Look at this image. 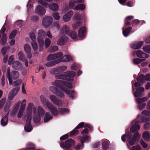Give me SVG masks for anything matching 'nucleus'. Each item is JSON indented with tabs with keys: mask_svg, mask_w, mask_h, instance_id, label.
Returning a JSON list of instances; mask_svg holds the SVG:
<instances>
[{
	"mask_svg": "<svg viewBox=\"0 0 150 150\" xmlns=\"http://www.w3.org/2000/svg\"><path fill=\"white\" fill-rule=\"evenodd\" d=\"M125 131L126 134L122 136V141L123 142H125L127 139L129 144L131 146L133 145L134 144L137 140L139 138L140 135L138 132H136L134 133L132 137L131 138L132 135L129 132H127L126 130Z\"/></svg>",
	"mask_w": 150,
	"mask_h": 150,
	"instance_id": "1",
	"label": "nucleus"
},
{
	"mask_svg": "<svg viewBox=\"0 0 150 150\" xmlns=\"http://www.w3.org/2000/svg\"><path fill=\"white\" fill-rule=\"evenodd\" d=\"M41 101L44 105L47 106L51 114L57 116L59 114V111L57 108L49 102L42 95L40 97Z\"/></svg>",
	"mask_w": 150,
	"mask_h": 150,
	"instance_id": "2",
	"label": "nucleus"
},
{
	"mask_svg": "<svg viewBox=\"0 0 150 150\" xmlns=\"http://www.w3.org/2000/svg\"><path fill=\"white\" fill-rule=\"evenodd\" d=\"M75 75V72L73 71L65 72L63 74H58L55 75V78L56 79L66 80L72 81L73 77Z\"/></svg>",
	"mask_w": 150,
	"mask_h": 150,
	"instance_id": "3",
	"label": "nucleus"
},
{
	"mask_svg": "<svg viewBox=\"0 0 150 150\" xmlns=\"http://www.w3.org/2000/svg\"><path fill=\"white\" fill-rule=\"evenodd\" d=\"M52 84L60 88L62 91L64 90L66 87L69 88H72V85L71 83L64 81L55 80L52 82Z\"/></svg>",
	"mask_w": 150,
	"mask_h": 150,
	"instance_id": "4",
	"label": "nucleus"
},
{
	"mask_svg": "<svg viewBox=\"0 0 150 150\" xmlns=\"http://www.w3.org/2000/svg\"><path fill=\"white\" fill-rule=\"evenodd\" d=\"M6 74L9 84L11 85H13V80L17 79L19 76V74L18 71L14 70L10 71V69L9 67L7 69Z\"/></svg>",
	"mask_w": 150,
	"mask_h": 150,
	"instance_id": "5",
	"label": "nucleus"
},
{
	"mask_svg": "<svg viewBox=\"0 0 150 150\" xmlns=\"http://www.w3.org/2000/svg\"><path fill=\"white\" fill-rule=\"evenodd\" d=\"M67 69V66L63 65L52 68L50 70L49 72L52 74L56 75L58 74L62 73Z\"/></svg>",
	"mask_w": 150,
	"mask_h": 150,
	"instance_id": "6",
	"label": "nucleus"
},
{
	"mask_svg": "<svg viewBox=\"0 0 150 150\" xmlns=\"http://www.w3.org/2000/svg\"><path fill=\"white\" fill-rule=\"evenodd\" d=\"M76 142L74 140L70 139L66 140L64 142L60 143L59 145L62 148L68 149L74 146Z\"/></svg>",
	"mask_w": 150,
	"mask_h": 150,
	"instance_id": "7",
	"label": "nucleus"
},
{
	"mask_svg": "<svg viewBox=\"0 0 150 150\" xmlns=\"http://www.w3.org/2000/svg\"><path fill=\"white\" fill-rule=\"evenodd\" d=\"M134 82H132V91L135 97L140 98L144 96L145 93L143 92L144 91V88L143 87H138L136 88V91L134 92V89L133 88V83Z\"/></svg>",
	"mask_w": 150,
	"mask_h": 150,
	"instance_id": "8",
	"label": "nucleus"
},
{
	"mask_svg": "<svg viewBox=\"0 0 150 150\" xmlns=\"http://www.w3.org/2000/svg\"><path fill=\"white\" fill-rule=\"evenodd\" d=\"M140 121L138 120H134L132 122L130 129V131L132 133L139 130L140 128Z\"/></svg>",
	"mask_w": 150,
	"mask_h": 150,
	"instance_id": "9",
	"label": "nucleus"
},
{
	"mask_svg": "<svg viewBox=\"0 0 150 150\" xmlns=\"http://www.w3.org/2000/svg\"><path fill=\"white\" fill-rule=\"evenodd\" d=\"M52 18L50 16H47L45 17L42 19V25L45 28H47L52 23Z\"/></svg>",
	"mask_w": 150,
	"mask_h": 150,
	"instance_id": "10",
	"label": "nucleus"
},
{
	"mask_svg": "<svg viewBox=\"0 0 150 150\" xmlns=\"http://www.w3.org/2000/svg\"><path fill=\"white\" fill-rule=\"evenodd\" d=\"M31 118L30 115L27 117L26 123L24 127V130L27 132H30L33 129V127L30 124Z\"/></svg>",
	"mask_w": 150,
	"mask_h": 150,
	"instance_id": "11",
	"label": "nucleus"
},
{
	"mask_svg": "<svg viewBox=\"0 0 150 150\" xmlns=\"http://www.w3.org/2000/svg\"><path fill=\"white\" fill-rule=\"evenodd\" d=\"M132 54L133 56L136 55L137 57L142 58V59H145L149 57V55L140 50L134 51L132 53Z\"/></svg>",
	"mask_w": 150,
	"mask_h": 150,
	"instance_id": "12",
	"label": "nucleus"
},
{
	"mask_svg": "<svg viewBox=\"0 0 150 150\" xmlns=\"http://www.w3.org/2000/svg\"><path fill=\"white\" fill-rule=\"evenodd\" d=\"M20 87H17L12 89L9 93L8 98L9 100H11L17 95L20 89Z\"/></svg>",
	"mask_w": 150,
	"mask_h": 150,
	"instance_id": "13",
	"label": "nucleus"
},
{
	"mask_svg": "<svg viewBox=\"0 0 150 150\" xmlns=\"http://www.w3.org/2000/svg\"><path fill=\"white\" fill-rule=\"evenodd\" d=\"M143 43L142 41H135L131 43L130 46L133 49H139L142 47Z\"/></svg>",
	"mask_w": 150,
	"mask_h": 150,
	"instance_id": "14",
	"label": "nucleus"
},
{
	"mask_svg": "<svg viewBox=\"0 0 150 150\" xmlns=\"http://www.w3.org/2000/svg\"><path fill=\"white\" fill-rule=\"evenodd\" d=\"M59 38L57 42V44L60 45H63L67 42L68 39L67 37L65 35H59Z\"/></svg>",
	"mask_w": 150,
	"mask_h": 150,
	"instance_id": "15",
	"label": "nucleus"
},
{
	"mask_svg": "<svg viewBox=\"0 0 150 150\" xmlns=\"http://www.w3.org/2000/svg\"><path fill=\"white\" fill-rule=\"evenodd\" d=\"M63 55L62 53L59 52L54 54L49 55L47 58V61H51L59 58Z\"/></svg>",
	"mask_w": 150,
	"mask_h": 150,
	"instance_id": "16",
	"label": "nucleus"
},
{
	"mask_svg": "<svg viewBox=\"0 0 150 150\" xmlns=\"http://www.w3.org/2000/svg\"><path fill=\"white\" fill-rule=\"evenodd\" d=\"M86 35V27L83 26L80 28L79 30L78 36L82 39L85 37Z\"/></svg>",
	"mask_w": 150,
	"mask_h": 150,
	"instance_id": "17",
	"label": "nucleus"
},
{
	"mask_svg": "<svg viewBox=\"0 0 150 150\" xmlns=\"http://www.w3.org/2000/svg\"><path fill=\"white\" fill-rule=\"evenodd\" d=\"M50 99L52 102L56 105L59 107H60L62 105L61 101L57 99L55 96L54 95H50Z\"/></svg>",
	"mask_w": 150,
	"mask_h": 150,
	"instance_id": "18",
	"label": "nucleus"
},
{
	"mask_svg": "<svg viewBox=\"0 0 150 150\" xmlns=\"http://www.w3.org/2000/svg\"><path fill=\"white\" fill-rule=\"evenodd\" d=\"M73 12L72 11H70L62 17L63 20L65 22H68L70 21L73 15Z\"/></svg>",
	"mask_w": 150,
	"mask_h": 150,
	"instance_id": "19",
	"label": "nucleus"
},
{
	"mask_svg": "<svg viewBox=\"0 0 150 150\" xmlns=\"http://www.w3.org/2000/svg\"><path fill=\"white\" fill-rule=\"evenodd\" d=\"M70 30H69V27L67 25H64L62 27L61 30L60 31L59 35H64V34L68 35Z\"/></svg>",
	"mask_w": 150,
	"mask_h": 150,
	"instance_id": "20",
	"label": "nucleus"
},
{
	"mask_svg": "<svg viewBox=\"0 0 150 150\" xmlns=\"http://www.w3.org/2000/svg\"><path fill=\"white\" fill-rule=\"evenodd\" d=\"M81 143H84L86 142V143H88L91 141V138L88 135H83L82 136L79 137H78Z\"/></svg>",
	"mask_w": 150,
	"mask_h": 150,
	"instance_id": "21",
	"label": "nucleus"
},
{
	"mask_svg": "<svg viewBox=\"0 0 150 150\" xmlns=\"http://www.w3.org/2000/svg\"><path fill=\"white\" fill-rule=\"evenodd\" d=\"M12 67L16 70L21 69L22 68V65L21 63L18 61L13 62L12 63Z\"/></svg>",
	"mask_w": 150,
	"mask_h": 150,
	"instance_id": "22",
	"label": "nucleus"
},
{
	"mask_svg": "<svg viewBox=\"0 0 150 150\" xmlns=\"http://www.w3.org/2000/svg\"><path fill=\"white\" fill-rule=\"evenodd\" d=\"M73 59V57L69 55H65L58 59L59 61V63L60 62H67L70 61Z\"/></svg>",
	"mask_w": 150,
	"mask_h": 150,
	"instance_id": "23",
	"label": "nucleus"
},
{
	"mask_svg": "<svg viewBox=\"0 0 150 150\" xmlns=\"http://www.w3.org/2000/svg\"><path fill=\"white\" fill-rule=\"evenodd\" d=\"M63 91L68 94L71 98L73 99L75 98L74 96L76 94V92L74 91L70 90L66 87Z\"/></svg>",
	"mask_w": 150,
	"mask_h": 150,
	"instance_id": "24",
	"label": "nucleus"
},
{
	"mask_svg": "<svg viewBox=\"0 0 150 150\" xmlns=\"http://www.w3.org/2000/svg\"><path fill=\"white\" fill-rule=\"evenodd\" d=\"M68 35L70 36L72 39L75 40H78V39L77 34L76 32L72 30H70L68 33Z\"/></svg>",
	"mask_w": 150,
	"mask_h": 150,
	"instance_id": "25",
	"label": "nucleus"
},
{
	"mask_svg": "<svg viewBox=\"0 0 150 150\" xmlns=\"http://www.w3.org/2000/svg\"><path fill=\"white\" fill-rule=\"evenodd\" d=\"M45 111L41 107H38V122L40 121V119L42 118L44 115Z\"/></svg>",
	"mask_w": 150,
	"mask_h": 150,
	"instance_id": "26",
	"label": "nucleus"
},
{
	"mask_svg": "<svg viewBox=\"0 0 150 150\" xmlns=\"http://www.w3.org/2000/svg\"><path fill=\"white\" fill-rule=\"evenodd\" d=\"M49 8L54 11H57L59 9V6L56 3H53L49 4L48 5Z\"/></svg>",
	"mask_w": 150,
	"mask_h": 150,
	"instance_id": "27",
	"label": "nucleus"
},
{
	"mask_svg": "<svg viewBox=\"0 0 150 150\" xmlns=\"http://www.w3.org/2000/svg\"><path fill=\"white\" fill-rule=\"evenodd\" d=\"M142 137L144 140L148 142L150 140V134L148 131L144 132L142 134Z\"/></svg>",
	"mask_w": 150,
	"mask_h": 150,
	"instance_id": "28",
	"label": "nucleus"
},
{
	"mask_svg": "<svg viewBox=\"0 0 150 150\" xmlns=\"http://www.w3.org/2000/svg\"><path fill=\"white\" fill-rule=\"evenodd\" d=\"M20 102L19 101L15 105L14 109L11 112V115L12 116H14L17 112L18 109L20 106Z\"/></svg>",
	"mask_w": 150,
	"mask_h": 150,
	"instance_id": "29",
	"label": "nucleus"
},
{
	"mask_svg": "<svg viewBox=\"0 0 150 150\" xmlns=\"http://www.w3.org/2000/svg\"><path fill=\"white\" fill-rule=\"evenodd\" d=\"M8 112L1 120V123L2 126H4L6 125L8 122Z\"/></svg>",
	"mask_w": 150,
	"mask_h": 150,
	"instance_id": "30",
	"label": "nucleus"
},
{
	"mask_svg": "<svg viewBox=\"0 0 150 150\" xmlns=\"http://www.w3.org/2000/svg\"><path fill=\"white\" fill-rule=\"evenodd\" d=\"M59 111L61 115H64L68 114L69 112V110L67 108H59Z\"/></svg>",
	"mask_w": 150,
	"mask_h": 150,
	"instance_id": "31",
	"label": "nucleus"
},
{
	"mask_svg": "<svg viewBox=\"0 0 150 150\" xmlns=\"http://www.w3.org/2000/svg\"><path fill=\"white\" fill-rule=\"evenodd\" d=\"M52 118V116L49 112H47L46 113L45 116L44 118V122H47L49 121Z\"/></svg>",
	"mask_w": 150,
	"mask_h": 150,
	"instance_id": "32",
	"label": "nucleus"
},
{
	"mask_svg": "<svg viewBox=\"0 0 150 150\" xmlns=\"http://www.w3.org/2000/svg\"><path fill=\"white\" fill-rule=\"evenodd\" d=\"M132 29V27H129L125 30L123 28L122 33L124 36L125 37L127 36Z\"/></svg>",
	"mask_w": 150,
	"mask_h": 150,
	"instance_id": "33",
	"label": "nucleus"
},
{
	"mask_svg": "<svg viewBox=\"0 0 150 150\" xmlns=\"http://www.w3.org/2000/svg\"><path fill=\"white\" fill-rule=\"evenodd\" d=\"M38 3L37 0H29L27 5L28 8V5L29 4V8H32L33 5L36 4Z\"/></svg>",
	"mask_w": 150,
	"mask_h": 150,
	"instance_id": "34",
	"label": "nucleus"
},
{
	"mask_svg": "<svg viewBox=\"0 0 150 150\" xmlns=\"http://www.w3.org/2000/svg\"><path fill=\"white\" fill-rule=\"evenodd\" d=\"M84 147V144L83 143H78L74 148L75 150H82Z\"/></svg>",
	"mask_w": 150,
	"mask_h": 150,
	"instance_id": "35",
	"label": "nucleus"
},
{
	"mask_svg": "<svg viewBox=\"0 0 150 150\" xmlns=\"http://www.w3.org/2000/svg\"><path fill=\"white\" fill-rule=\"evenodd\" d=\"M7 35L6 34H4L3 35L1 40L0 41V43L2 45H4L6 43Z\"/></svg>",
	"mask_w": 150,
	"mask_h": 150,
	"instance_id": "36",
	"label": "nucleus"
},
{
	"mask_svg": "<svg viewBox=\"0 0 150 150\" xmlns=\"http://www.w3.org/2000/svg\"><path fill=\"white\" fill-rule=\"evenodd\" d=\"M81 22L80 21L74 23L72 25V29L74 30H76L81 26Z\"/></svg>",
	"mask_w": 150,
	"mask_h": 150,
	"instance_id": "37",
	"label": "nucleus"
},
{
	"mask_svg": "<svg viewBox=\"0 0 150 150\" xmlns=\"http://www.w3.org/2000/svg\"><path fill=\"white\" fill-rule=\"evenodd\" d=\"M109 142L107 140H104L103 141L102 147L103 149H106L109 147Z\"/></svg>",
	"mask_w": 150,
	"mask_h": 150,
	"instance_id": "38",
	"label": "nucleus"
},
{
	"mask_svg": "<svg viewBox=\"0 0 150 150\" xmlns=\"http://www.w3.org/2000/svg\"><path fill=\"white\" fill-rule=\"evenodd\" d=\"M59 63V61L58 60H54L47 62L45 64L46 66L48 67H51Z\"/></svg>",
	"mask_w": 150,
	"mask_h": 150,
	"instance_id": "39",
	"label": "nucleus"
},
{
	"mask_svg": "<svg viewBox=\"0 0 150 150\" xmlns=\"http://www.w3.org/2000/svg\"><path fill=\"white\" fill-rule=\"evenodd\" d=\"M24 49L25 52L27 54H29L31 52V48L29 45L27 44H25L24 46Z\"/></svg>",
	"mask_w": 150,
	"mask_h": 150,
	"instance_id": "40",
	"label": "nucleus"
},
{
	"mask_svg": "<svg viewBox=\"0 0 150 150\" xmlns=\"http://www.w3.org/2000/svg\"><path fill=\"white\" fill-rule=\"evenodd\" d=\"M33 104L31 103H29L27 109V111L28 113V115L27 116V117H28L29 115H30L31 117L32 108V107H33Z\"/></svg>",
	"mask_w": 150,
	"mask_h": 150,
	"instance_id": "41",
	"label": "nucleus"
},
{
	"mask_svg": "<svg viewBox=\"0 0 150 150\" xmlns=\"http://www.w3.org/2000/svg\"><path fill=\"white\" fill-rule=\"evenodd\" d=\"M45 12L46 10L45 9L41 6L38 5V15H44Z\"/></svg>",
	"mask_w": 150,
	"mask_h": 150,
	"instance_id": "42",
	"label": "nucleus"
},
{
	"mask_svg": "<svg viewBox=\"0 0 150 150\" xmlns=\"http://www.w3.org/2000/svg\"><path fill=\"white\" fill-rule=\"evenodd\" d=\"M142 117V121L143 122H145L147 121H149L150 120V117H146L144 116H142L141 115H138L137 119H139V118Z\"/></svg>",
	"mask_w": 150,
	"mask_h": 150,
	"instance_id": "43",
	"label": "nucleus"
},
{
	"mask_svg": "<svg viewBox=\"0 0 150 150\" xmlns=\"http://www.w3.org/2000/svg\"><path fill=\"white\" fill-rule=\"evenodd\" d=\"M137 80L141 83H143L146 81L145 76L141 75L137 78Z\"/></svg>",
	"mask_w": 150,
	"mask_h": 150,
	"instance_id": "44",
	"label": "nucleus"
},
{
	"mask_svg": "<svg viewBox=\"0 0 150 150\" xmlns=\"http://www.w3.org/2000/svg\"><path fill=\"white\" fill-rule=\"evenodd\" d=\"M85 8V6L83 4H81L77 5L74 8V9L76 10H83Z\"/></svg>",
	"mask_w": 150,
	"mask_h": 150,
	"instance_id": "45",
	"label": "nucleus"
},
{
	"mask_svg": "<svg viewBox=\"0 0 150 150\" xmlns=\"http://www.w3.org/2000/svg\"><path fill=\"white\" fill-rule=\"evenodd\" d=\"M134 18L133 16H127L126 17L125 19V25H130V23L129 22Z\"/></svg>",
	"mask_w": 150,
	"mask_h": 150,
	"instance_id": "46",
	"label": "nucleus"
},
{
	"mask_svg": "<svg viewBox=\"0 0 150 150\" xmlns=\"http://www.w3.org/2000/svg\"><path fill=\"white\" fill-rule=\"evenodd\" d=\"M145 60V59H141L139 58H136L133 60V62L134 64H137L140 63Z\"/></svg>",
	"mask_w": 150,
	"mask_h": 150,
	"instance_id": "47",
	"label": "nucleus"
},
{
	"mask_svg": "<svg viewBox=\"0 0 150 150\" xmlns=\"http://www.w3.org/2000/svg\"><path fill=\"white\" fill-rule=\"evenodd\" d=\"M142 49L145 52L150 54V45L144 46Z\"/></svg>",
	"mask_w": 150,
	"mask_h": 150,
	"instance_id": "48",
	"label": "nucleus"
},
{
	"mask_svg": "<svg viewBox=\"0 0 150 150\" xmlns=\"http://www.w3.org/2000/svg\"><path fill=\"white\" fill-rule=\"evenodd\" d=\"M82 19L81 16L78 13H76L74 15L72 18L73 20H81Z\"/></svg>",
	"mask_w": 150,
	"mask_h": 150,
	"instance_id": "49",
	"label": "nucleus"
},
{
	"mask_svg": "<svg viewBox=\"0 0 150 150\" xmlns=\"http://www.w3.org/2000/svg\"><path fill=\"white\" fill-rule=\"evenodd\" d=\"M33 122L35 123H37L38 122V113L34 109L33 110Z\"/></svg>",
	"mask_w": 150,
	"mask_h": 150,
	"instance_id": "50",
	"label": "nucleus"
},
{
	"mask_svg": "<svg viewBox=\"0 0 150 150\" xmlns=\"http://www.w3.org/2000/svg\"><path fill=\"white\" fill-rule=\"evenodd\" d=\"M18 57L20 60L21 61H23L25 59L23 53L22 51H20L18 52Z\"/></svg>",
	"mask_w": 150,
	"mask_h": 150,
	"instance_id": "51",
	"label": "nucleus"
},
{
	"mask_svg": "<svg viewBox=\"0 0 150 150\" xmlns=\"http://www.w3.org/2000/svg\"><path fill=\"white\" fill-rule=\"evenodd\" d=\"M10 49V47L9 46L3 47L1 51V52L3 54V55L4 56L6 53L7 50L9 49Z\"/></svg>",
	"mask_w": 150,
	"mask_h": 150,
	"instance_id": "52",
	"label": "nucleus"
},
{
	"mask_svg": "<svg viewBox=\"0 0 150 150\" xmlns=\"http://www.w3.org/2000/svg\"><path fill=\"white\" fill-rule=\"evenodd\" d=\"M38 43L40 46L39 51L40 52L42 50V47L44 45V40L43 39L40 40H38Z\"/></svg>",
	"mask_w": 150,
	"mask_h": 150,
	"instance_id": "53",
	"label": "nucleus"
},
{
	"mask_svg": "<svg viewBox=\"0 0 150 150\" xmlns=\"http://www.w3.org/2000/svg\"><path fill=\"white\" fill-rule=\"evenodd\" d=\"M49 89L55 95L56 94L58 91V89L57 88L53 86L50 87L49 88Z\"/></svg>",
	"mask_w": 150,
	"mask_h": 150,
	"instance_id": "54",
	"label": "nucleus"
},
{
	"mask_svg": "<svg viewBox=\"0 0 150 150\" xmlns=\"http://www.w3.org/2000/svg\"><path fill=\"white\" fill-rule=\"evenodd\" d=\"M76 2L74 0H70L69 1V6L70 8H72L74 7Z\"/></svg>",
	"mask_w": 150,
	"mask_h": 150,
	"instance_id": "55",
	"label": "nucleus"
},
{
	"mask_svg": "<svg viewBox=\"0 0 150 150\" xmlns=\"http://www.w3.org/2000/svg\"><path fill=\"white\" fill-rule=\"evenodd\" d=\"M51 43V41L50 39L49 38H47L45 39V47L46 48L49 47Z\"/></svg>",
	"mask_w": 150,
	"mask_h": 150,
	"instance_id": "56",
	"label": "nucleus"
},
{
	"mask_svg": "<svg viewBox=\"0 0 150 150\" xmlns=\"http://www.w3.org/2000/svg\"><path fill=\"white\" fill-rule=\"evenodd\" d=\"M52 16L56 20H59L60 18V16L59 13L57 12H54L53 13Z\"/></svg>",
	"mask_w": 150,
	"mask_h": 150,
	"instance_id": "57",
	"label": "nucleus"
},
{
	"mask_svg": "<svg viewBox=\"0 0 150 150\" xmlns=\"http://www.w3.org/2000/svg\"><path fill=\"white\" fill-rule=\"evenodd\" d=\"M17 33V30H14L10 34L9 38L10 39H11L14 38L16 35Z\"/></svg>",
	"mask_w": 150,
	"mask_h": 150,
	"instance_id": "58",
	"label": "nucleus"
},
{
	"mask_svg": "<svg viewBox=\"0 0 150 150\" xmlns=\"http://www.w3.org/2000/svg\"><path fill=\"white\" fill-rule=\"evenodd\" d=\"M16 25H17V27L21 28L23 25V22L22 21L19 20L15 22Z\"/></svg>",
	"mask_w": 150,
	"mask_h": 150,
	"instance_id": "59",
	"label": "nucleus"
},
{
	"mask_svg": "<svg viewBox=\"0 0 150 150\" xmlns=\"http://www.w3.org/2000/svg\"><path fill=\"white\" fill-rule=\"evenodd\" d=\"M30 37L32 42H35L36 41V38L35 35L34 33L33 32L30 33Z\"/></svg>",
	"mask_w": 150,
	"mask_h": 150,
	"instance_id": "60",
	"label": "nucleus"
},
{
	"mask_svg": "<svg viewBox=\"0 0 150 150\" xmlns=\"http://www.w3.org/2000/svg\"><path fill=\"white\" fill-rule=\"evenodd\" d=\"M79 131L78 130L74 129L70 132V136L72 137V136L78 134L79 133Z\"/></svg>",
	"mask_w": 150,
	"mask_h": 150,
	"instance_id": "61",
	"label": "nucleus"
},
{
	"mask_svg": "<svg viewBox=\"0 0 150 150\" xmlns=\"http://www.w3.org/2000/svg\"><path fill=\"white\" fill-rule=\"evenodd\" d=\"M146 103H143L141 104H138L137 106V108L139 110H143L146 106Z\"/></svg>",
	"mask_w": 150,
	"mask_h": 150,
	"instance_id": "62",
	"label": "nucleus"
},
{
	"mask_svg": "<svg viewBox=\"0 0 150 150\" xmlns=\"http://www.w3.org/2000/svg\"><path fill=\"white\" fill-rule=\"evenodd\" d=\"M144 129L146 130L150 129V122H148L146 123L143 126Z\"/></svg>",
	"mask_w": 150,
	"mask_h": 150,
	"instance_id": "63",
	"label": "nucleus"
},
{
	"mask_svg": "<svg viewBox=\"0 0 150 150\" xmlns=\"http://www.w3.org/2000/svg\"><path fill=\"white\" fill-rule=\"evenodd\" d=\"M142 114L146 116H150V110H144L142 112Z\"/></svg>",
	"mask_w": 150,
	"mask_h": 150,
	"instance_id": "64",
	"label": "nucleus"
}]
</instances>
